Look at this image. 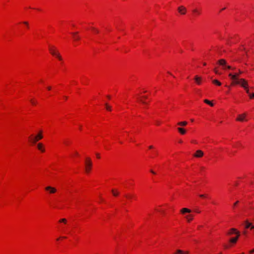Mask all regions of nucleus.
<instances>
[{
    "label": "nucleus",
    "instance_id": "obj_1",
    "mask_svg": "<svg viewBox=\"0 0 254 254\" xmlns=\"http://www.w3.org/2000/svg\"><path fill=\"white\" fill-rule=\"evenodd\" d=\"M43 138V135L42 134V131H40L36 136H33V135H31L29 137L30 141L32 142L33 143H35L37 141L39 140L40 139H41Z\"/></svg>",
    "mask_w": 254,
    "mask_h": 254
},
{
    "label": "nucleus",
    "instance_id": "obj_2",
    "mask_svg": "<svg viewBox=\"0 0 254 254\" xmlns=\"http://www.w3.org/2000/svg\"><path fill=\"white\" fill-rule=\"evenodd\" d=\"M218 64L222 66V68L223 69H233L231 66L227 65L226 61L224 59H221L218 61ZM233 69H235V68H233Z\"/></svg>",
    "mask_w": 254,
    "mask_h": 254
},
{
    "label": "nucleus",
    "instance_id": "obj_3",
    "mask_svg": "<svg viewBox=\"0 0 254 254\" xmlns=\"http://www.w3.org/2000/svg\"><path fill=\"white\" fill-rule=\"evenodd\" d=\"M49 51L50 52V53L52 55L56 56L57 58H58L59 59V60H61V61L62 60V57L61 56L60 54L58 53V52H57L55 48L54 47H52V46L50 47Z\"/></svg>",
    "mask_w": 254,
    "mask_h": 254
},
{
    "label": "nucleus",
    "instance_id": "obj_4",
    "mask_svg": "<svg viewBox=\"0 0 254 254\" xmlns=\"http://www.w3.org/2000/svg\"><path fill=\"white\" fill-rule=\"evenodd\" d=\"M229 76L231 77V78L233 80L232 83V85L234 84H239L240 79H238V74H233L231 73L229 74Z\"/></svg>",
    "mask_w": 254,
    "mask_h": 254
},
{
    "label": "nucleus",
    "instance_id": "obj_5",
    "mask_svg": "<svg viewBox=\"0 0 254 254\" xmlns=\"http://www.w3.org/2000/svg\"><path fill=\"white\" fill-rule=\"evenodd\" d=\"M85 171L87 173L89 172L92 167V161L89 158H87L85 160Z\"/></svg>",
    "mask_w": 254,
    "mask_h": 254
},
{
    "label": "nucleus",
    "instance_id": "obj_6",
    "mask_svg": "<svg viewBox=\"0 0 254 254\" xmlns=\"http://www.w3.org/2000/svg\"><path fill=\"white\" fill-rule=\"evenodd\" d=\"M178 12L182 15H185L187 12V9L186 8L183 6L181 5L178 7Z\"/></svg>",
    "mask_w": 254,
    "mask_h": 254
},
{
    "label": "nucleus",
    "instance_id": "obj_7",
    "mask_svg": "<svg viewBox=\"0 0 254 254\" xmlns=\"http://www.w3.org/2000/svg\"><path fill=\"white\" fill-rule=\"evenodd\" d=\"M246 116V113H244L243 114L239 115L238 118H237L236 120L240 122L247 121V120L245 119Z\"/></svg>",
    "mask_w": 254,
    "mask_h": 254
},
{
    "label": "nucleus",
    "instance_id": "obj_8",
    "mask_svg": "<svg viewBox=\"0 0 254 254\" xmlns=\"http://www.w3.org/2000/svg\"><path fill=\"white\" fill-rule=\"evenodd\" d=\"M203 152L200 150H197L195 153L193 154V156L197 158H200L203 156Z\"/></svg>",
    "mask_w": 254,
    "mask_h": 254
},
{
    "label": "nucleus",
    "instance_id": "obj_9",
    "mask_svg": "<svg viewBox=\"0 0 254 254\" xmlns=\"http://www.w3.org/2000/svg\"><path fill=\"white\" fill-rule=\"evenodd\" d=\"M45 190L47 191H49L50 193H54L57 191V190L56 188L50 187V186L46 187Z\"/></svg>",
    "mask_w": 254,
    "mask_h": 254
},
{
    "label": "nucleus",
    "instance_id": "obj_10",
    "mask_svg": "<svg viewBox=\"0 0 254 254\" xmlns=\"http://www.w3.org/2000/svg\"><path fill=\"white\" fill-rule=\"evenodd\" d=\"M194 80H195L197 84L200 85L201 83L202 78L200 76L196 75L194 76Z\"/></svg>",
    "mask_w": 254,
    "mask_h": 254
},
{
    "label": "nucleus",
    "instance_id": "obj_11",
    "mask_svg": "<svg viewBox=\"0 0 254 254\" xmlns=\"http://www.w3.org/2000/svg\"><path fill=\"white\" fill-rule=\"evenodd\" d=\"M236 234L237 235V237H235V238H231L230 240V242L232 243H236L238 239V238L240 236V233L239 232H236Z\"/></svg>",
    "mask_w": 254,
    "mask_h": 254
},
{
    "label": "nucleus",
    "instance_id": "obj_12",
    "mask_svg": "<svg viewBox=\"0 0 254 254\" xmlns=\"http://www.w3.org/2000/svg\"><path fill=\"white\" fill-rule=\"evenodd\" d=\"M174 254H189V251H183L181 250H177Z\"/></svg>",
    "mask_w": 254,
    "mask_h": 254
},
{
    "label": "nucleus",
    "instance_id": "obj_13",
    "mask_svg": "<svg viewBox=\"0 0 254 254\" xmlns=\"http://www.w3.org/2000/svg\"><path fill=\"white\" fill-rule=\"evenodd\" d=\"M191 211L190 209L187 208H184L181 210V212L182 214H185V213H190Z\"/></svg>",
    "mask_w": 254,
    "mask_h": 254
},
{
    "label": "nucleus",
    "instance_id": "obj_14",
    "mask_svg": "<svg viewBox=\"0 0 254 254\" xmlns=\"http://www.w3.org/2000/svg\"><path fill=\"white\" fill-rule=\"evenodd\" d=\"M193 216L191 214L187 215L185 216L186 219L188 222L191 221L193 219Z\"/></svg>",
    "mask_w": 254,
    "mask_h": 254
},
{
    "label": "nucleus",
    "instance_id": "obj_15",
    "mask_svg": "<svg viewBox=\"0 0 254 254\" xmlns=\"http://www.w3.org/2000/svg\"><path fill=\"white\" fill-rule=\"evenodd\" d=\"M37 147L39 150H41L42 152H44L45 150L43 148V145L42 143H39L37 144Z\"/></svg>",
    "mask_w": 254,
    "mask_h": 254
},
{
    "label": "nucleus",
    "instance_id": "obj_16",
    "mask_svg": "<svg viewBox=\"0 0 254 254\" xmlns=\"http://www.w3.org/2000/svg\"><path fill=\"white\" fill-rule=\"evenodd\" d=\"M178 130L180 132V133L182 134H185L186 132V130L184 128H182V127H178Z\"/></svg>",
    "mask_w": 254,
    "mask_h": 254
},
{
    "label": "nucleus",
    "instance_id": "obj_17",
    "mask_svg": "<svg viewBox=\"0 0 254 254\" xmlns=\"http://www.w3.org/2000/svg\"><path fill=\"white\" fill-rule=\"evenodd\" d=\"M72 34L73 36V38L75 40H78L80 39L79 36H77V32L72 33Z\"/></svg>",
    "mask_w": 254,
    "mask_h": 254
},
{
    "label": "nucleus",
    "instance_id": "obj_18",
    "mask_svg": "<svg viewBox=\"0 0 254 254\" xmlns=\"http://www.w3.org/2000/svg\"><path fill=\"white\" fill-rule=\"evenodd\" d=\"M245 223H246V226H245L246 228H247V229L249 228H251L252 226H253L251 223L249 222L248 221H246L245 222Z\"/></svg>",
    "mask_w": 254,
    "mask_h": 254
},
{
    "label": "nucleus",
    "instance_id": "obj_19",
    "mask_svg": "<svg viewBox=\"0 0 254 254\" xmlns=\"http://www.w3.org/2000/svg\"><path fill=\"white\" fill-rule=\"evenodd\" d=\"M236 229L235 228H232L230 229V231L228 233V235H232L233 233H235L236 234Z\"/></svg>",
    "mask_w": 254,
    "mask_h": 254
},
{
    "label": "nucleus",
    "instance_id": "obj_20",
    "mask_svg": "<svg viewBox=\"0 0 254 254\" xmlns=\"http://www.w3.org/2000/svg\"><path fill=\"white\" fill-rule=\"evenodd\" d=\"M212 83L213 84H216L218 86H220L221 85V83L216 79L213 80Z\"/></svg>",
    "mask_w": 254,
    "mask_h": 254
},
{
    "label": "nucleus",
    "instance_id": "obj_21",
    "mask_svg": "<svg viewBox=\"0 0 254 254\" xmlns=\"http://www.w3.org/2000/svg\"><path fill=\"white\" fill-rule=\"evenodd\" d=\"M246 81H247L246 80H245L244 79H243V78L240 79V83H239V84L241 85L242 86H244V84L245 83V82Z\"/></svg>",
    "mask_w": 254,
    "mask_h": 254
},
{
    "label": "nucleus",
    "instance_id": "obj_22",
    "mask_svg": "<svg viewBox=\"0 0 254 254\" xmlns=\"http://www.w3.org/2000/svg\"><path fill=\"white\" fill-rule=\"evenodd\" d=\"M204 103H205L206 104H207L208 105H209L210 106H213L214 104L211 102L209 100H207V99H205L204 100Z\"/></svg>",
    "mask_w": 254,
    "mask_h": 254
},
{
    "label": "nucleus",
    "instance_id": "obj_23",
    "mask_svg": "<svg viewBox=\"0 0 254 254\" xmlns=\"http://www.w3.org/2000/svg\"><path fill=\"white\" fill-rule=\"evenodd\" d=\"M187 122L186 121L179 122L178 125L181 126H185L187 125Z\"/></svg>",
    "mask_w": 254,
    "mask_h": 254
},
{
    "label": "nucleus",
    "instance_id": "obj_24",
    "mask_svg": "<svg viewBox=\"0 0 254 254\" xmlns=\"http://www.w3.org/2000/svg\"><path fill=\"white\" fill-rule=\"evenodd\" d=\"M59 222L66 224L67 223V220L65 218H63L59 220Z\"/></svg>",
    "mask_w": 254,
    "mask_h": 254
},
{
    "label": "nucleus",
    "instance_id": "obj_25",
    "mask_svg": "<svg viewBox=\"0 0 254 254\" xmlns=\"http://www.w3.org/2000/svg\"><path fill=\"white\" fill-rule=\"evenodd\" d=\"M192 12L197 14H199L200 13V11L197 9H194L192 10Z\"/></svg>",
    "mask_w": 254,
    "mask_h": 254
},
{
    "label": "nucleus",
    "instance_id": "obj_26",
    "mask_svg": "<svg viewBox=\"0 0 254 254\" xmlns=\"http://www.w3.org/2000/svg\"><path fill=\"white\" fill-rule=\"evenodd\" d=\"M106 108L108 111H111V107L108 105L107 103L105 104Z\"/></svg>",
    "mask_w": 254,
    "mask_h": 254
},
{
    "label": "nucleus",
    "instance_id": "obj_27",
    "mask_svg": "<svg viewBox=\"0 0 254 254\" xmlns=\"http://www.w3.org/2000/svg\"><path fill=\"white\" fill-rule=\"evenodd\" d=\"M112 192L114 196H117L119 194V192L114 190H112Z\"/></svg>",
    "mask_w": 254,
    "mask_h": 254
},
{
    "label": "nucleus",
    "instance_id": "obj_28",
    "mask_svg": "<svg viewBox=\"0 0 254 254\" xmlns=\"http://www.w3.org/2000/svg\"><path fill=\"white\" fill-rule=\"evenodd\" d=\"M244 89L245 88H247V87H248V82L247 81H246L245 82V83L244 84V86H242Z\"/></svg>",
    "mask_w": 254,
    "mask_h": 254
},
{
    "label": "nucleus",
    "instance_id": "obj_29",
    "mask_svg": "<svg viewBox=\"0 0 254 254\" xmlns=\"http://www.w3.org/2000/svg\"><path fill=\"white\" fill-rule=\"evenodd\" d=\"M214 72L216 73V74H220V73L218 71V70H217L216 68H215L214 69Z\"/></svg>",
    "mask_w": 254,
    "mask_h": 254
},
{
    "label": "nucleus",
    "instance_id": "obj_30",
    "mask_svg": "<svg viewBox=\"0 0 254 254\" xmlns=\"http://www.w3.org/2000/svg\"><path fill=\"white\" fill-rule=\"evenodd\" d=\"M250 98L253 99L254 98V93L249 94Z\"/></svg>",
    "mask_w": 254,
    "mask_h": 254
},
{
    "label": "nucleus",
    "instance_id": "obj_31",
    "mask_svg": "<svg viewBox=\"0 0 254 254\" xmlns=\"http://www.w3.org/2000/svg\"><path fill=\"white\" fill-rule=\"evenodd\" d=\"M245 89L246 90V91L247 93L248 94H249V95L250 93V92H249V89H248V87H247V88H245Z\"/></svg>",
    "mask_w": 254,
    "mask_h": 254
},
{
    "label": "nucleus",
    "instance_id": "obj_32",
    "mask_svg": "<svg viewBox=\"0 0 254 254\" xmlns=\"http://www.w3.org/2000/svg\"><path fill=\"white\" fill-rule=\"evenodd\" d=\"M92 29H93V30H94L96 33H99V31H98V30L96 29V28H94V27H93V28H92Z\"/></svg>",
    "mask_w": 254,
    "mask_h": 254
},
{
    "label": "nucleus",
    "instance_id": "obj_33",
    "mask_svg": "<svg viewBox=\"0 0 254 254\" xmlns=\"http://www.w3.org/2000/svg\"><path fill=\"white\" fill-rule=\"evenodd\" d=\"M239 201H236L233 205V208H234L235 206H236V205L238 203Z\"/></svg>",
    "mask_w": 254,
    "mask_h": 254
},
{
    "label": "nucleus",
    "instance_id": "obj_34",
    "mask_svg": "<svg viewBox=\"0 0 254 254\" xmlns=\"http://www.w3.org/2000/svg\"><path fill=\"white\" fill-rule=\"evenodd\" d=\"M31 103L33 104V105H35L36 104V102L33 101V100H31Z\"/></svg>",
    "mask_w": 254,
    "mask_h": 254
},
{
    "label": "nucleus",
    "instance_id": "obj_35",
    "mask_svg": "<svg viewBox=\"0 0 254 254\" xmlns=\"http://www.w3.org/2000/svg\"><path fill=\"white\" fill-rule=\"evenodd\" d=\"M140 101L142 103H143V104H146V102H145V101H143V100H140Z\"/></svg>",
    "mask_w": 254,
    "mask_h": 254
},
{
    "label": "nucleus",
    "instance_id": "obj_36",
    "mask_svg": "<svg viewBox=\"0 0 254 254\" xmlns=\"http://www.w3.org/2000/svg\"><path fill=\"white\" fill-rule=\"evenodd\" d=\"M23 23L24 24H25L26 25H27V26L28 25V23L27 22H26V21L24 22Z\"/></svg>",
    "mask_w": 254,
    "mask_h": 254
},
{
    "label": "nucleus",
    "instance_id": "obj_37",
    "mask_svg": "<svg viewBox=\"0 0 254 254\" xmlns=\"http://www.w3.org/2000/svg\"><path fill=\"white\" fill-rule=\"evenodd\" d=\"M242 73V72L239 70V72H238V73H237V74H238V76H239V74H241Z\"/></svg>",
    "mask_w": 254,
    "mask_h": 254
},
{
    "label": "nucleus",
    "instance_id": "obj_38",
    "mask_svg": "<svg viewBox=\"0 0 254 254\" xmlns=\"http://www.w3.org/2000/svg\"><path fill=\"white\" fill-rule=\"evenodd\" d=\"M254 253V249L252 250V251H250V254H252Z\"/></svg>",
    "mask_w": 254,
    "mask_h": 254
},
{
    "label": "nucleus",
    "instance_id": "obj_39",
    "mask_svg": "<svg viewBox=\"0 0 254 254\" xmlns=\"http://www.w3.org/2000/svg\"><path fill=\"white\" fill-rule=\"evenodd\" d=\"M194 211L197 212V213H200V211L199 210H195Z\"/></svg>",
    "mask_w": 254,
    "mask_h": 254
},
{
    "label": "nucleus",
    "instance_id": "obj_40",
    "mask_svg": "<svg viewBox=\"0 0 254 254\" xmlns=\"http://www.w3.org/2000/svg\"><path fill=\"white\" fill-rule=\"evenodd\" d=\"M149 149H152V148H153V146L152 145H150V146H149Z\"/></svg>",
    "mask_w": 254,
    "mask_h": 254
},
{
    "label": "nucleus",
    "instance_id": "obj_41",
    "mask_svg": "<svg viewBox=\"0 0 254 254\" xmlns=\"http://www.w3.org/2000/svg\"><path fill=\"white\" fill-rule=\"evenodd\" d=\"M199 196L201 197H205V195L203 194H200V195H199Z\"/></svg>",
    "mask_w": 254,
    "mask_h": 254
},
{
    "label": "nucleus",
    "instance_id": "obj_42",
    "mask_svg": "<svg viewBox=\"0 0 254 254\" xmlns=\"http://www.w3.org/2000/svg\"><path fill=\"white\" fill-rule=\"evenodd\" d=\"M96 156H97V158H100V155H99V154L97 153V154H96Z\"/></svg>",
    "mask_w": 254,
    "mask_h": 254
},
{
    "label": "nucleus",
    "instance_id": "obj_43",
    "mask_svg": "<svg viewBox=\"0 0 254 254\" xmlns=\"http://www.w3.org/2000/svg\"><path fill=\"white\" fill-rule=\"evenodd\" d=\"M47 89L49 90H50L51 89V86H49L47 87Z\"/></svg>",
    "mask_w": 254,
    "mask_h": 254
},
{
    "label": "nucleus",
    "instance_id": "obj_44",
    "mask_svg": "<svg viewBox=\"0 0 254 254\" xmlns=\"http://www.w3.org/2000/svg\"><path fill=\"white\" fill-rule=\"evenodd\" d=\"M150 172L153 174H155V173L153 170H151Z\"/></svg>",
    "mask_w": 254,
    "mask_h": 254
},
{
    "label": "nucleus",
    "instance_id": "obj_45",
    "mask_svg": "<svg viewBox=\"0 0 254 254\" xmlns=\"http://www.w3.org/2000/svg\"><path fill=\"white\" fill-rule=\"evenodd\" d=\"M64 143L65 144H68V142L67 141H64Z\"/></svg>",
    "mask_w": 254,
    "mask_h": 254
},
{
    "label": "nucleus",
    "instance_id": "obj_46",
    "mask_svg": "<svg viewBox=\"0 0 254 254\" xmlns=\"http://www.w3.org/2000/svg\"><path fill=\"white\" fill-rule=\"evenodd\" d=\"M224 9H225V7H224V8H222V9L221 10V11L223 10H224Z\"/></svg>",
    "mask_w": 254,
    "mask_h": 254
},
{
    "label": "nucleus",
    "instance_id": "obj_47",
    "mask_svg": "<svg viewBox=\"0 0 254 254\" xmlns=\"http://www.w3.org/2000/svg\"><path fill=\"white\" fill-rule=\"evenodd\" d=\"M143 98L145 99H146L147 98V97L145 96H144Z\"/></svg>",
    "mask_w": 254,
    "mask_h": 254
},
{
    "label": "nucleus",
    "instance_id": "obj_48",
    "mask_svg": "<svg viewBox=\"0 0 254 254\" xmlns=\"http://www.w3.org/2000/svg\"><path fill=\"white\" fill-rule=\"evenodd\" d=\"M107 97L109 98V99H110V96L109 95L107 96Z\"/></svg>",
    "mask_w": 254,
    "mask_h": 254
},
{
    "label": "nucleus",
    "instance_id": "obj_49",
    "mask_svg": "<svg viewBox=\"0 0 254 254\" xmlns=\"http://www.w3.org/2000/svg\"><path fill=\"white\" fill-rule=\"evenodd\" d=\"M64 99H67V97L66 96L64 97Z\"/></svg>",
    "mask_w": 254,
    "mask_h": 254
},
{
    "label": "nucleus",
    "instance_id": "obj_50",
    "mask_svg": "<svg viewBox=\"0 0 254 254\" xmlns=\"http://www.w3.org/2000/svg\"><path fill=\"white\" fill-rule=\"evenodd\" d=\"M75 155H78V153H77V152H76L75 153Z\"/></svg>",
    "mask_w": 254,
    "mask_h": 254
},
{
    "label": "nucleus",
    "instance_id": "obj_51",
    "mask_svg": "<svg viewBox=\"0 0 254 254\" xmlns=\"http://www.w3.org/2000/svg\"><path fill=\"white\" fill-rule=\"evenodd\" d=\"M206 64L205 63H203L204 65H205Z\"/></svg>",
    "mask_w": 254,
    "mask_h": 254
},
{
    "label": "nucleus",
    "instance_id": "obj_52",
    "mask_svg": "<svg viewBox=\"0 0 254 254\" xmlns=\"http://www.w3.org/2000/svg\"><path fill=\"white\" fill-rule=\"evenodd\" d=\"M224 247H225V248H228V247L227 246H225Z\"/></svg>",
    "mask_w": 254,
    "mask_h": 254
},
{
    "label": "nucleus",
    "instance_id": "obj_53",
    "mask_svg": "<svg viewBox=\"0 0 254 254\" xmlns=\"http://www.w3.org/2000/svg\"><path fill=\"white\" fill-rule=\"evenodd\" d=\"M192 142H194V143H195V141H194V140H193V141H192Z\"/></svg>",
    "mask_w": 254,
    "mask_h": 254
},
{
    "label": "nucleus",
    "instance_id": "obj_54",
    "mask_svg": "<svg viewBox=\"0 0 254 254\" xmlns=\"http://www.w3.org/2000/svg\"><path fill=\"white\" fill-rule=\"evenodd\" d=\"M168 73L169 74H171V73L170 72H168Z\"/></svg>",
    "mask_w": 254,
    "mask_h": 254
}]
</instances>
